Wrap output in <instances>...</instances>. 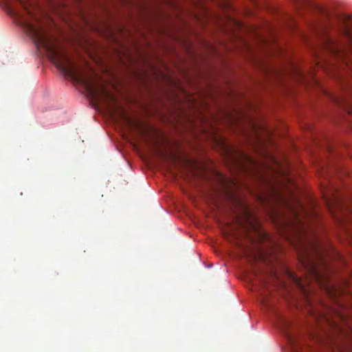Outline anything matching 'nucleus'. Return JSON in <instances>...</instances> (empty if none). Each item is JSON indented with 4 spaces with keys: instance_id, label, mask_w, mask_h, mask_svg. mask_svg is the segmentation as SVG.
<instances>
[{
    "instance_id": "39448f33",
    "label": "nucleus",
    "mask_w": 352,
    "mask_h": 352,
    "mask_svg": "<svg viewBox=\"0 0 352 352\" xmlns=\"http://www.w3.org/2000/svg\"><path fill=\"white\" fill-rule=\"evenodd\" d=\"M279 321H280V328L282 329V331H283L285 337L287 338L288 340V342L292 344V345H294V338H292V336H291L290 333L287 331V329L290 327V322L283 318H279ZM295 347V346H294V348Z\"/></svg>"
},
{
    "instance_id": "f8f14e48",
    "label": "nucleus",
    "mask_w": 352,
    "mask_h": 352,
    "mask_svg": "<svg viewBox=\"0 0 352 352\" xmlns=\"http://www.w3.org/2000/svg\"><path fill=\"white\" fill-rule=\"evenodd\" d=\"M19 1L21 3H23L21 2V0H19Z\"/></svg>"
},
{
    "instance_id": "423d86ee",
    "label": "nucleus",
    "mask_w": 352,
    "mask_h": 352,
    "mask_svg": "<svg viewBox=\"0 0 352 352\" xmlns=\"http://www.w3.org/2000/svg\"><path fill=\"white\" fill-rule=\"evenodd\" d=\"M289 276L303 292H307L305 286L300 278L292 274H289Z\"/></svg>"
},
{
    "instance_id": "7ed1b4c3",
    "label": "nucleus",
    "mask_w": 352,
    "mask_h": 352,
    "mask_svg": "<svg viewBox=\"0 0 352 352\" xmlns=\"http://www.w3.org/2000/svg\"><path fill=\"white\" fill-rule=\"evenodd\" d=\"M339 28L332 33H326L323 38V46L333 55L352 63V15L342 14L338 16Z\"/></svg>"
},
{
    "instance_id": "9d476101",
    "label": "nucleus",
    "mask_w": 352,
    "mask_h": 352,
    "mask_svg": "<svg viewBox=\"0 0 352 352\" xmlns=\"http://www.w3.org/2000/svg\"><path fill=\"white\" fill-rule=\"evenodd\" d=\"M348 113L352 117V106L349 107Z\"/></svg>"
},
{
    "instance_id": "6e6552de",
    "label": "nucleus",
    "mask_w": 352,
    "mask_h": 352,
    "mask_svg": "<svg viewBox=\"0 0 352 352\" xmlns=\"http://www.w3.org/2000/svg\"><path fill=\"white\" fill-rule=\"evenodd\" d=\"M337 315H338V318L339 320L348 321L346 317L344 314H342L341 313H338Z\"/></svg>"
},
{
    "instance_id": "0eeeda50",
    "label": "nucleus",
    "mask_w": 352,
    "mask_h": 352,
    "mask_svg": "<svg viewBox=\"0 0 352 352\" xmlns=\"http://www.w3.org/2000/svg\"><path fill=\"white\" fill-rule=\"evenodd\" d=\"M329 174L331 175H336L339 178L342 176V175L345 174V172L342 170V168L340 166H336L333 167L331 169L328 170Z\"/></svg>"
},
{
    "instance_id": "20e7f679",
    "label": "nucleus",
    "mask_w": 352,
    "mask_h": 352,
    "mask_svg": "<svg viewBox=\"0 0 352 352\" xmlns=\"http://www.w3.org/2000/svg\"><path fill=\"white\" fill-rule=\"evenodd\" d=\"M242 205V212L240 214V221H241V223L243 224L244 226H247L250 228H252L254 230L257 229V220L252 212L249 210L248 207L243 204V203H240Z\"/></svg>"
},
{
    "instance_id": "f03ea898",
    "label": "nucleus",
    "mask_w": 352,
    "mask_h": 352,
    "mask_svg": "<svg viewBox=\"0 0 352 352\" xmlns=\"http://www.w3.org/2000/svg\"><path fill=\"white\" fill-rule=\"evenodd\" d=\"M296 208L288 206L297 224L296 234L302 243V252L298 253V260L302 266L314 278L320 282L324 278L320 265L327 269L323 248L317 239L311 220L316 219L315 212H308L298 200H296Z\"/></svg>"
},
{
    "instance_id": "9b49d317",
    "label": "nucleus",
    "mask_w": 352,
    "mask_h": 352,
    "mask_svg": "<svg viewBox=\"0 0 352 352\" xmlns=\"http://www.w3.org/2000/svg\"><path fill=\"white\" fill-rule=\"evenodd\" d=\"M336 328L338 329V331H342L341 328L338 324H336Z\"/></svg>"
},
{
    "instance_id": "f257e3e1",
    "label": "nucleus",
    "mask_w": 352,
    "mask_h": 352,
    "mask_svg": "<svg viewBox=\"0 0 352 352\" xmlns=\"http://www.w3.org/2000/svg\"><path fill=\"white\" fill-rule=\"evenodd\" d=\"M23 25L36 44L46 50L50 60L65 74L82 84L94 100L107 103L116 100L115 96L97 80V74L91 69L90 74L85 75L77 68L59 45L57 39L50 36L43 27H37L26 20L23 22Z\"/></svg>"
},
{
    "instance_id": "1a4fd4ad",
    "label": "nucleus",
    "mask_w": 352,
    "mask_h": 352,
    "mask_svg": "<svg viewBox=\"0 0 352 352\" xmlns=\"http://www.w3.org/2000/svg\"><path fill=\"white\" fill-rule=\"evenodd\" d=\"M241 155L245 161L249 162L250 163H253L252 159L249 156H248L246 154L241 153Z\"/></svg>"
},
{
    "instance_id": "ddd939ff",
    "label": "nucleus",
    "mask_w": 352,
    "mask_h": 352,
    "mask_svg": "<svg viewBox=\"0 0 352 352\" xmlns=\"http://www.w3.org/2000/svg\"><path fill=\"white\" fill-rule=\"evenodd\" d=\"M351 352H352V351H351Z\"/></svg>"
}]
</instances>
